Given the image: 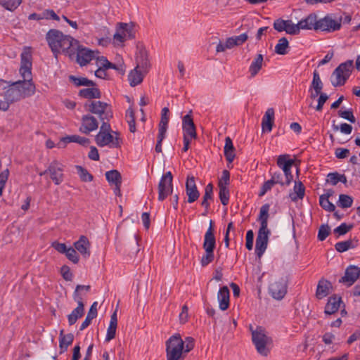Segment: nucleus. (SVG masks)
Listing matches in <instances>:
<instances>
[{
  "label": "nucleus",
  "instance_id": "f257e3e1",
  "mask_svg": "<svg viewBox=\"0 0 360 360\" xmlns=\"http://www.w3.org/2000/svg\"><path fill=\"white\" fill-rule=\"evenodd\" d=\"M20 74L23 78L10 84L4 93V99L9 104L34 94L36 88L32 77V53L29 49H25L20 55Z\"/></svg>",
  "mask_w": 360,
  "mask_h": 360
},
{
  "label": "nucleus",
  "instance_id": "f03ea898",
  "mask_svg": "<svg viewBox=\"0 0 360 360\" xmlns=\"http://www.w3.org/2000/svg\"><path fill=\"white\" fill-rule=\"evenodd\" d=\"M194 347V340L187 337L183 341L180 335L171 336L166 342L167 360H183L184 354L189 352Z\"/></svg>",
  "mask_w": 360,
  "mask_h": 360
},
{
  "label": "nucleus",
  "instance_id": "7ed1b4c3",
  "mask_svg": "<svg viewBox=\"0 0 360 360\" xmlns=\"http://www.w3.org/2000/svg\"><path fill=\"white\" fill-rule=\"evenodd\" d=\"M46 39L56 58L60 52L68 55L72 51V46L77 45L76 39L65 35L58 30H50L46 34Z\"/></svg>",
  "mask_w": 360,
  "mask_h": 360
},
{
  "label": "nucleus",
  "instance_id": "20e7f679",
  "mask_svg": "<svg viewBox=\"0 0 360 360\" xmlns=\"http://www.w3.org/2000/svg\"><path fill=\"white\" fill-rule=\"evenodd\" d=\"M269 208V204L263 205L260 208L259 214L257 218V221L260 223V227L256 238L255 253L259 258L263 255L267 248L269 236L271 233L270 230L268 229Z\"/></svg>",
  "mask_w": 360,
  "mask_h": 360
},
{
  "label": "nucleus",
  "instance_id": "39448f33",
  "mask_svg": "<svg viewBox=\"0 0 360 360\" xmlns=\"http://www.w3.org/2000/svg\"><path fill=\"white\" fill-rule=\"evenodd\" d=\"M250 330L252 342L257 352L262 356H267L272 346L271 338L266 334L265 330L261 326H257L255 330H253L252 326H250Z\"/></svg>",
  "mask_w": 360,
  "mask_h": 360
},
{
  "label": "nucleus",
  "instance_id": "423d86ee",
  "mask_svg": "<svg viewBox=\"0 0 360 360\" xmlns=\"http://www.w3.org/2000/svg\"><path fill=\"white\" fill-rule=\"evenodd\" d=\"M354 69V62L348 60L340 63L333 72L330 82L333 86H340L345 84L349 79Z\"/></svg>",
  "mask_w": 360,
  "mask_h": 360
},
{
  "label": "nucleus",
  "instance_id": "0eeeda50",
  "mask_svg": "<svg viewBox=\"0 0 360 360\" xmlns=\"http://www.w3.org/2000/svg\"><path fill=\"white\" fill-rule=\"evenodd\" d=\"M85 108L90 112L97 115L100 120H107L109 121L112 117V110L107 103L94 101L89 103H86Z\"/></svg>",
  "mask_w": 360,
  "mask_h": 360
},
{
  "label": "nucleus",
  "instance_id": "6e6552de",
  "mask_svg": "<svg viewBox=\"0 0 360 360\" xmlns=\"http://www.w3.org/2000/svg\"><path fill=\"white\" fill-rule=\"evenodd\" d=\"M110 132H98L95 137L96 144L100 147L109 146L110 148H120L122 140L117 131Z\"/></svg>",
  "mask_w": 360,
  "mask_h": 360
},
{
  "label": "nucleus",
  "instance_id": "1a4fd4ad",
  "mask_svg": "<svg viewBox=\"0 0 360 360\" xmlns=\"http://www.w3.org/2000/svg\"><path fill=\"white\" fill-rule=\"evenodd\" d=\"M173 176L167 172L161 177L158 186V200L163 201L173 193Z\"/></svg>",
  "mask_w": 360,
  "mask_h": 360
},
{
  "label": "nucleus",
  "instance_id": "9d476101",
  "mask_svg": "<svg viewBox=\"0 0 360 360\" xmlns=\"http://www.w3.org/2000/svg\"><path fill=\"white\" fill-rule=\"evenodd\" d=\"M76 54L77 62L81 65L84 66L90 63L94 58V53L92 51L83 47L79 44L77 40V45L72 46V51L69 53L68 56L71 57L72 55Z\"/></svg>",
  "mask_w": 360,
  "mask_h": 360
},
{
  "label": "nucleus",
  "instance_id": "9b49d317",
  "mask_svg": "<svg viewBox=\"0 0 360 360\" xmlns=\"http://www.w3.org/2000/svg\"><path fill=\"white\" fill-rule=\"evenodd\" d=\"M342 26V19H334L332 15H327L319 20L318 30L327 32L339 30Z\"/></svg>",
  "mask_w": 360,
  "mask_h": 360
},
{
  "label": "nucleus",
  "instance_id": "f8f14e48",
  "mask_svg": "<svg viewBox=\"0 0 360 360\" xmlns=\"http://www.w3.org/2000/svg\"><path fill=\"white\" fill-rule=\"evenodd\" d=\"M49 174L56 185H60L64 180L63 165L58 160L52 161L48 166Z\"/></svg>",
  "mask_w": 360,
  "mask_h": 360
},
{
  "label": "nucleus",
  "instance_id": "ddd939ff",
  "mask_svg": "<svg viewBox=\"0 0 360 360\" xmlns=\"http://www.w3.org/2000/svg\"><path fill=\"white\" fill-rule=\"evenodd\" d=\"M274 28L278 32H285L288 34H298V27L290 20H283L278 18L274 20Z\"/></svg>",
  "mask_w": 360,
  "mask_h": 360
},
{
  "label": "nucleus",
  "instance_id": "4468645a",
  "mask_svg": "<svg viewBox=\"0 0 360 360\" xmlns=\"http://www.w3.org/2000/svg\"><path fill=\"white\" fill-rule=\"evenodd\" d=\"M269 293L276 300H281L287 292V282L283 278L271 283L269 287Z\"/></svg>",
  "mask_w": 360,
  "mask_h": 360
},
{
  "label": "nucleus",
  "instance_id": "2eb2a0df",
  "mask_svg": "<svg viewBox=\"0 0 360 360\" xmlns=\"http://www.w3.org/2000/svg\"><path fill=\"white\" fill-rule=\"evenodd\" d=\"M98 127V122L96 117L91 115H85L82 117V125L79 131L85 134L95 131Z\"/></svg>",
  "mask_w": 360,
  "mask_h": 360
},
{
  "label": "nucleus",
  "instance_id": "dca6fc26",
  "mask_svg": "<svg viewBox=\"0 0 360 360\" xmlns=\"http://www.w3.org/2000/svg\"><path fill=\"white\" fill-rule=\"evenodd\" d=\"M186 192L188 195V202L192 203L197 200L200 196V193L197 188L195 178L193 176H188L186 182Z\"/></svg>",
  "mask_w": 360,
  "mask_h": 360
},
{
  "label": "nucleus",
  "instance_id": "f3484780",
  "mask_svg": "<svg viewBox=\"0 0 360 360\" xmlns=\"http://www.w3.org/2000/svg\"><path fill=\"white\" fill-rule=\"evenodd\" d=\"M182 129L184 136L191 139H196L197 133L192 116L190 114L186 115L182 120Z\"/></svg>",
  "mask_w": 360,
  "mask_h": 360
},
{
  "label": "nucleus",
  "instance_id": "a211bd4d",
  "mask_svg": "<svg viewBox=\"0 0 360 360\" xmlns=\"http://www.w3.org/2000/svg\"><path fill=\"white\" fill-rule=\"evenodd\" d=\"M359 277L360 278V268L349 265L345 270V276L340 279V283H347L348 286H350Z\"/></svg>",
  "mask_w": 360,
  "mask_h": 360
},
{
  "label": "nucleus",
  "instance_id": "6ab92c4d",
  "mask_svg": "<svg viewBox=\"0 0 360 360\" xmlns=\"http://www.w3.org/2000/svg\"><path fill=\"white\" fill-rule=\"evenodd\" d=\"M319 20L315 13H311L304 19H302L296 25L298 27V34L300 30H318Z\"/></svg>",
  "mask_w": 360,
  "mask_h": 360
},
{
  "label": "nucleus",
  "instance_id": "aec40b11",
  "mask_svg": "<svg viewBox=\"0 0 360 360\" xmlns=\"http://www.w3.org/2000/svg\"><path fill=\"white\" fill-rule=\"evenodd\" d=\"M215 246L216 239L214 236V222L212 220H210L209 228L205 234L202 247L204 250L214 251Z\"/></svg>",
  "mask_w": 360,
  "mask_h": 360
},
{
  "label": "nucleus",
  "instance_id": "412c9836",
  "mask_svg": "<svg viewBox=\"0 0 360 360\" xmlns=\"http://www.w3.org/2000/svg\"><path fill=\"white\" fill-rule=\"evenodd\" d=\"M144 72H148L150 65L148 58V53L145 49H140L136 56V66Z\"/></svg>",
  "mask_w": 360,
  "mask_h": 360
},
{
  "label": "nucleus",
  "instance_id": "4be33fe9",
  "mask_svg": "<svg viewBox=\"0 0 360 360\" xmlns=\"http://www.w3.org/2000/svg\"><path fill=\"white\" fill-rule=\"evenodd\" d=\"M230 292L227 286L221 287L217 294L219 309L226 310L229 307Z\"/></svg>",
  "mask_w": 360,
  "mask_h": 360
},
{
  "label": "nucleus",
  "instance_id": "5701e85b",
  "mask_svg": "<svg viewBox=\"0 0 360 360\" xmlns=\"http://www.w3.org/2000/svg\"><path fill=\"white\" fill-rule=\"evenodd\" d=\"M341 303L342 298L340 297L337 295L330 297L325 307V314L331 315L335 313L339 309Z\"/></svg>",
  "mask_w": 360,
  "mask_h": 360
},
{
  "label": "nucleus",
  "instance_id": "b1692460",
  "mask_svg": "<svg viewBox=\"0 0 360 360\" xmlns=\"http://www.w3.org/2000/svg\"><path fill=\"white\" fill-rule=\"evenodd\" d=\"M75 300L77 302V307L72 311L70 314L68 315V322L69 324L73 325L76 323L79 318H81L84 315V304L82 302V298L79 297L75 298Z\"/></svg>",
  "mask_w": 360,
  "mask_h": 360
},
{
  "label": "nucleus",
  "instance_id": "393cba45",
  "mask_svg": "<svg viewBox=\"0 0 360 360\" xmlns=\"http://www.w3.org/2000/svg\"><path fill=\"white\" fill-rule=\"evenodd\" d=\"M274 121V110L268 108L262 118V127L264 131L270 132L272 130Z\"/></svg>",
  "mask_w": 360,
  "mask_h": 360
},
{
  "label": "nucleus",
  "instance_id": "a878e982",
  "mask_svg": "<svg viewBox=\"0 0 360 360\" xmlns=\"http://www.w3.org/2000/svg\"><path fill=\"white\" fill-rule=\"evenodd\" d=\"M359 245L357 237L349 238L345 241L338 242L335 245V250L339 252H345L349 249L355 248Z\"/></svg>",
  "mask_w": 360,
  "mask_h": 360
},
{
  "label": "nucleus",
  "instance_id": "bb28decb",
  "mask_svg": "<svg viewBox=\"0 0 360 360\" xmlns=\"http://www.w3.org/2000/svg\"><path fill=\"white\" fill-rule=\"evenodd\" d=\"M148 72H144L142 71V70L135 68L129 72L128 75L129 84L131 86H135L141 84L143 82V77Z\"/></svg>",
  "mask_w": 360,
  "mask_h": 360
},
{
  "label": "nucleus",
  "instance_id": "cd10ccee",
  "mask_svg": "<svg viewBox=\"0 0 360 360\" xmlns=\"http://www.w3.org/2000/svg\"><path fill=\"white\" fill-rule=\"evenodd\" d=\"M89 242L88 238L84 236H81L79 239L74 243V246L84 257L90 255Z\"/></svg>",
  "mask_w": 360,
  "mask_h": 360
},
{
  "label": "nucleus",
  "instance_id": "c85d7f7f",
  "mask_svg": "<svg viewBox=\"0 0 360 360\" xmlns=\"http://www.w3.org/2000/svg\"><path fill=\"white\" fill-rule=\"evenodd\" d=\"M305 193V187L301 181L295 182L293 191L289 193V198L292 201L303 199Z\"/></svg>",
  "mask_w": 360,
  "mask_h": 360
},
{
  "label": "nucleus",
  "instance_id": "c756f323",
  "mask_svg": "<svg viewBox=\"0 0 360 360\" xmlns=\"http://www.w3.org/2000/svg\"><path fill=\"white\" fill-rule=\"evenodd\" d=\"M331 288V284L326 280L321 279L319 281L316 296L318 299H322L329 294V290Z\"/></svg>",
  "mask_w": 360,
  "mask_h": 360
},
{
  "label": "nucleus",
  "instance_id": "7c9ffc66",
  "mask_svg": "<svg viewBox=\"0 0 360 360\" xmlns=\"http://www.w3.org/2000/svg\"><path fill=\"white\" fill-rule=\"evenodd\" d=\"M117 326V311H115L110 317V321L107 330V335L105 338L106 342H110L115 338L116 334V329Z\"/></svg>",
  "mask_w": 360,
  "mask_h": 360
},
{
  "label": "nucleus",
  "instance_id": "2f4dec72",
  "mask_svg": "<svg viewBox=\"0 0 360 360\" xmlns=\"http://www.w3.org/2000/svg\"><path fill=\"white\" fill-rule=\"evenodd\" d=\"M224 152L226 160L229 163H231L235 158V148L233 147L231 139L229 136L225 139Z\"/></svg>",
  "mask_w": 360,
  "mask_h": 360
},
{
  "label": "nucleus",
  "instance_id": "473e14b6",
  "mask_svg": "<svg viewBox=\"0 0 360 360\" xmlns=\"http://www.w3.org/2000/svg\"><path fill=\"white\" fill-rule=\"evenodd\" d=\"M263 60V55L259 53L257 55L256 58L252 62L249 68V72L252 77H255L257 74L259 72V70L262 69Z\"/></svg>",
  "mask_w": 360,
  "mask_h": 360
},
{
  "label": "nucleus",
  "instance_id": "72a5a7b5",
  "mask_svg": "<svg viewBox=\"0 0 360 360\" xmlns=\"http://www.w3.org/2000/svg\"><path fill=\"white\" fill-rule=\"evenodd\" d=\"M97 302H94L90 307V309L87 314V316L85 320L82 322L80 326V330H84L87 328L91 323L92 319L96 317L97 316Z\"/></svg>",
  "mask_w": 360,
  "mask_h": 360
},
{
  "label": "nucleus",
  "instance_id": "f704fd0d",
  "mask_svg": "<svg viewBox=\"0 0 360 360\" xmlns=\"http://www.w3.org/2000/svg\"><path fill=\"white\" fill-rule=\"evenodd\" d=\"M79 96L85 98H100L101 93L97 88L82 89L79 92Z\"/></svg>",
  "mask_w": 360,
  "mask_h": 360
},
{
  "label": "nucleus",
  "instance_id": "c9c22d12",
  "mask_svg": "<svg viewBox=\"0 0 360 360\" xmlns=\"http://www.w3.org/2000/svg\"><path fill=\"white\" fill-rule=\"evenodd\" d=\"M105 177L111 186L122 184L121 174L116 169L106 172Z\"/></svg>",
  "mask_w": 360,
  "mask_h": 360
},
{
  "label": "nucleus",
  "instance_id": "e433bc0d",
  "mask_svg": "<svg viewBox=\"0 0 360 360\" xmlns=\"http://www.w3.org/2000/svg\"><path fill=\"white\" fill-rule=\"evenodd\" d=\"M169 110L168 108L165 107L162 109L161 119L159 123L158 131L167 132V125L169 120Z\"/></svg>",
  "mask_w": 360,
  "mask_h": 360
},
{
  "label": "nucleus",
  "instance_id": "4c0bfd02",
  "mask_svg": "<svg viewBox=\"0 0 360 360\" xmlns=\"http://www.w3.org/2000/svg\"><path fill=\"white\" fill-rule=\"evenodd\" d=\"M74 340V335L72 333L66 334L63 338L59 340L60 354H63L68 350L70 345H72Z\"/></svg>",
  "mask_w": 360,
  "mask_h": 360
},
{
  "label": "nucleus",
  "instance_id": "58836bf2",
  "mask_svg": "<svg viewBox=\"0 0 360 360\" xmlns=\"http://www.w3.org/2000/svg\"><path fill=\"white\" fill-rule=\"evenodd\" d=\"M213 198V185L210 183L208 184L205 188V194L202 197L201 205L207 210L210 207L209 200H212Z\"/></svg>",
  "mask_w": 360,
  "mask_h": 360
},
{
  "label": "nucleus",
  "instance_id": "ea45409f",
  "mask_svg": "<svg viewBox=\"0 0 360 360\" xmlns=\"http://www.w3.org/2000/svg\"><path fill=\"white\" fill-rule=\"evenodd\" d=\"M132 27V25L126 22H119L117 25V30L120 32V34L125 39H127V34H128L129 38H133L134 35L131 34Z\"/></svg>",
  "mask_w": 360,
  "mask_h": 360
},
{
  "label": "nucleus",
  "instance_id": "a19ab883",
  "mask_svg": "<svg viewBox=\"0 0 360 360\" xmlns=\"http://www.w3.org/2000/svg\"><path fill=\"white\" fill-rule=\"evenodd\" d=\"M289 48V42L286 37H282L275 46V52L279 55H285L288 53L287 49Z\"/></svg>",
  "mask_w": 360,
  "mask_h": 360
},
{
  "label": "nucleus",
  "instance_id": "79ce46f5",
  "mask_svg": "<svg viewBox=\"0 0 360 360\" xmlns=\"http://www.w3.org/2000/svg\"><path fill=\"white\" fill-rule=\"evenodd\" d=\"M70 81L72 82L77 86H93L95 85V83L86 78V77H77L73 75H70L69 77Z\"/></svg>",
  "mask_w": 360,
  "mask_h": 360
},
{
  "label": "nucleus",
  "instance_id": "37998d69",
  "mask_svg": "<svg viewBox=\"0 0 360 360\" xmlns=\"http://www.w3.org/2000/svg\"><path fill=\"white\" fill-rule=\"evenodd\" d=\"M22 3V0H0V5L5 9L13 11Z\"/></svg>",
  "mask_w": 360,
  "mask_h": 360
},
{
  "label": "nucleus",
  "instance_id": "c03bdc74",
  "mask_svg": "<svg viewBox=\"0 0 360 360\" xmlns=\"http://www.w3.org/2000/svg\"><path fill=\"white\" fill-rule=\"evenodd\" d=\"M75 168L80 177V179L84 182L91 181L94 179L93 175L91 174L86 169L80 165H76Z\"/></svg>",
  "mask_w": 360,
  "mask_h": 360
},
{
  "label": "nucleus",
  "instance_id": "a18cd8bd",
  "mask_svg": "<svg viewBox=\"0 0 360 360\" xmlns=\"http://www.w3.org/2000/svg\"><path fill=\"white\" fill-rule=\"evenodd\" d=\"M219 188V197L221 200V202L223 205H227L229 204L230 197L229 190L227 187L222 186V184H220Z\"/></svg>",
  "mask_w": 360,
  "mask_h": 360
},
{
  "label": "nucleus",
  "instance_id": "49530a36",
  "mask_svg": "<svg viewBox=\"0 0 360 360\" xmlns=\"http://www.w3.org/2000/svg\"><path fill=\"white\" fill-rule=\"evenodd\" d=\"M353 199L351 196L345 194H340L339 196L338 206L342 208H349L352 205Z\"/></svg>",
  "mask_w": 360,
  "mask_h": 360
},
{
  "label": "nucleus",
  "instance_id": "de8ad7c7",
  "mask_svg": "<svg viewBox=\"0 0 360 360\" xmlns=\"http://www.w3.org/2000/svg\"><path fill=\"white\" fill-rule=\"evenodd\" d=\"M126 117L129 127V131L132 133L136 131V123L134 112L131 108L127 110Z\"/></svg>",
  "mask_w": 360,
  "mask_h": 360
},
{
  "label": "nucleus",
  "instance_id": "09e8293b",
  "mask_svg": "<svg viewBox=\"0 0 360 360\" xmlns=\"http://www.w3.org/2000/svg\"><path fill=\"white\" fill-rule=\"evenodd\" d=\"M323 83L321 80L319 72L315 70L313 73V79L311 84V89H314V90L322 91L323 89Z\"/></svg>",
  "mask_w": 360,
  "mask_h": 360
},
{
  "label": "nucleus",
  "instance_id": "8fccbe9b",
  "mask_svg": "<svg viewBox=\"0 0 360 360\" xmlns=\"http://www.w3.org/2000/svg\"><path fill=\"white\" fill-rule=\"evenodd\" d=\"M330 227L328 224H322L319 229L318 239L323 241L330 234Z\"/></svg>",
  "mask_w": 360,
  "mask_h": 360
},
{
  "label": "nucleus",
  "instance_id": "3c124183",
  "mask_svg": "<svg viewBox=\"0 0 360 360\" xmlns=\"http://www.w3.org/2000/svg\"><path fill=\"white\" fill-rule=\"evenodd\" d=\"M205 254L202 257L200 264L202 266H206L211 263L214 258V251L205 250Z\"/></svg>",
  "mask_w": 360,
  "mask_h": 360
},
{
  "label": "nucleus",
  "instance_id": "603ef678",
  "mask_svg": "<svg viewBox=\"0 0 360 360\" xmlns=\"http://www.w3.org/2000/svg\"><path fill=\"white\" fill-rule=\"evenodd\" d=\"M353 227L354 225L352 224H347L346 223H342L334 229V233H338L339 236H342L352 230Z\"/></svg>",
  "mask_w": 360,
  "mask_h": 360
},
{
  "label": "nucleus",
  "instance_id": "864d4df0",
  "mask_svg": "<svg viewBox=\"0 0 360 360\" xmlns=\"http://www.w3.org/2000/svg\"><path fill=\"white\" fill-rule=\"evenodd\" d=\"M319 203L320 205L326 211L333 212L335 209V206L329 201L328 198H326L325 197L320 196Z\"/></svg>",
  "mask_w": 360,
  "mask_h": 360
},
{
  "label": "nucleus",
  "instance_id": "5fc2aeb1",
  "mask_svg": "<svg viewBox=\"0 0 360 360\" xmlns=\"http://www.w3.org/2000/svg\"><path fill=\"white\" fill-rule=\"evenodd\" d=\"M288 155H281L278 156L277 159V165L283 169L288 165H292L294 164V160L292 159L287 160Z\"/></svg>",
  "mask_w": 360,
  "mask_h": 360
},
{
  "label": "nucleus",
  "instance_id": "6e6d98bb",
  "mask_svg": "<svg viewBox=\"0 0 360 360\" xmlns=\"http://www.w3.org/2000/svg\"><path fill=\"white\" fill-rule=\"evenodd\" d=\"M65 255L67 257V258L71 262H72L74 264H77L79 262V256L75 249H74L73 248H68Z\"/></svg>",
  "mask_w": 360,
  "mask_h": 360
},
{
  "label": "nucleus",
  "instance_id": "4d7b16f0",
  "mask_svg": "<svg viewBox=\"0 0 360 360\" xmlns=\"http://www.w3.org/2000/svg\"><path fill=\"white\" fill-rule=\"evenodd\" d=\"M333 128L335 131L340 130V131L342 134H350L352 131V125L347 124V123H342L340 124V126L335 125V124H333Z\"/></svg>",
  "mask_w": 360,
  "mask_h": 360
},
{
  "label": "nucleus",
  "instance_id": "13d9d810",
  "mask_svg": "<svg viewBox=\"0 0 360 360\" xmlns=\"http://www.w3.org/2000/svg\"><path fill=\"white\" fill-rule=\"evenodd\" d=\"M338 115L340 117H342L343 119H345V120L349 121L352 123H354L356 122V118L354 116L353 112H352V111L351 110H339L338 111Z\"/></svg>",
  "mask_w": 360,
  "mask_h": 360
},
{
  "label": "nucleus",
  "instance_id": "bf43d9fd",
  "mask_svg": "<svg viewBox=\"0 0 360 360\" xmlns=\"http://www.w3.org/2000/svg\"><path fill=\"white\" fill-rule=\"evenodd\" d=\"M292 165H288L285 167L283 168V175L285 176V184L286 186H289L293 179V176L291 172V167Z\"/></svg>",
  "mask_w": 360,
  "mask_h": 360
},
{
  "label": "nucleus",
  "instance_id": "052dcab7",
  "mask_svg": "<svg viewBox=\"0 0 360 360\" xmlns=\"http://www.w3.org/2000/svg\"><path fill=\"white\" fill-rule=\"evenodd\" d=\"M275 185V183L272 181V179H269L264 183L262 185L259 195L263 196L266 194V192L270 191L272 187Z\"/></svg>",
  "mask_w": 360,
  "mask_h": 360
},
{
  "label": "nucleus",
  "instance_id": "680f3d73",
  "mask_svg": "<svg viewBox=\"0 0 360 360\" xmlns=\"http://www.w3.org/2000/svg\"><path fill=\"white\" fill-rule=\"evenodd\" d=\"M230 181V173L228 170L224 169L222 172V175L221 179L219 180L218 182V186H220V184L222 186H224L225 187H227L229 184Z\"/></svg>",
  "mask_w": 360,
  "mask_h": 360
},
{
  "label": "nucleus",
  "instance_id": "e2e57ef3",
  "mask_svg": "<svg viewBox=\"0 0 360 360\" xmlns=\"http://www.w3.org/2000/svg\"><path fill=\"white\" fill-rule=\"evenodd\" d=\"M60 273L63 278L68 281H71L72 280V274L70 271V269L67 265H63L60 269Z\"/></svg>",
  "mask_w": 360,
  "mask_h": 360
},
{
  "label": "nucleus",
  "instance_id": "0e129e2a",
  "mask_svg": "<svg viewBox=\"0 0 360 360\" xmlns=\"http://www.w3.org/2000/svg\"><path fill=\"white\" fill-rule=\"evenodd\" d=\"M283 177H285L284 175L280 172H274L271 174V179L275 184L285 185V181H283Z\"/></svg>",
  "mask_w": 360,
  "mask_h": 360
},
{
  "label": "nucleus",
  "instance_id": "69168bd1",
  "mask_svg": "<svg viewBox=\"0 0 360 360\" xmlns=\"http://www.w3.org/2000/svg\"><path fill=\"white\" fill-rule=\"evenodd\" d=\"M350 152L349 149L338 148L335 149V155L338 159H343L349 156Z\"/></svg>",
  "mask_w": 360,
  "mask_h": 360
},
{
  "label": "nucleus",
  "instance_id": "338daca9",
  "mask_svg": "<svg viewBox=\"0 0 360 360\" xmlns=\"http://www.w3.org/2000/svg\"><path fill=\"white\" fill-rule=\"evenodd\" d=\"M42 18L52 19L58 21L60 18L53 10H45L42 13Z\"/></svg>",
  "mask_w": 360,
  "mask_h": 360
},
{
  "label": "nucleus",
  "instance_id": "774afa93",
  "mask_svg": "<svg viewBox=\"0 0 360 360\" xmlns=\"http://www.w3.org/2000/svg\"><path fill=\"white\" fill-rule=\"evenodd\" d=\"M51 246L58 252L61 254H65V252L68 250V247L65 245V243H60L57 241H54L52 243Z\"/></svg>",
  "mask_w": 360,
  "mask_h": 360
}]
</instances>
